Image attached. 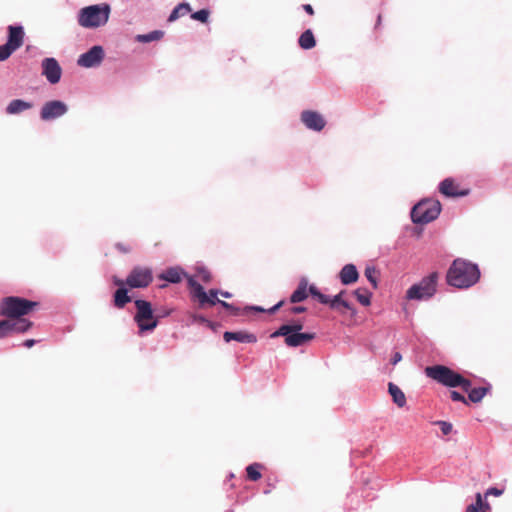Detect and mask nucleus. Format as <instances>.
Here are the masks:
<instances>
[{"label":"nucleus","instance_id":"obj_36","mask_svg":"<svg viewBox=\"0 0 512 512\" xmlns=\"http://www.w3.org/2000/svg\"><path fill=\"white\" fill-rule=\"evenodd\" d=\"M14 51L7 45L0 46V61L8 59Z\"/></svg>","mask_w":512,"mask_h":512},{"label":"nucleus","instance_id":"obj_9","mask_svg":"<svg viewBox=\"0 0 512 512\" xmlns=\"http://www.w3.org/2000/svg\"><path fill=\"white\" fill-rule=\"evenodd\" d=\"M153 281L152 270L149 267L135 266L126 278L129 288H145Z\"/></svg>","mask_w":512,"mask_h":512},{"label":"nucleus","instance_id":"obj_40","mask_svg":"<svg viewBox=\"0 0 512 512\" xmlns=\"http://www.w3.org/2000/svg\"><path fill=\"white\" fill-rule=\"evenodd\" d=\"M218 303L222 307H224L226 310H228L231 314H234V315L238 314L239 309L234 307L232 304H229V303H227L225 301H222V300L218 301Z\"/></svg>","mask_w":512,"mask_h":512},{"label":"nucleus","instance_id":"obj_38","mask_svg":"<svg viewBox=\"0 0 512 512\" xmlns=\"http://www.w3.org/2000/svg\"><path fill=\"white\" fill-rule=\"evenodd\" d=\"M438 425L444 435H448L452 431V424L446 421H437L435 422Z\"/></svg>","mask_w":512,"mask_h":512},{"label":"nucleus","instance_id":"obj_41","mask_svg":"<svg viewBox=\"0 0 512 512\" xmlns=\"http://www.w3.org/2000/svg\"><path fill=\"white\" fill-rule=\"evenodd\" d=\"M115 247L122 253H129L131 251V247L124 243H117Z\"/></svg>","mask_w":512,"mask_h":512},{"label":"nucleus","instance_id":"obj_44","mask_svg":"<svg viewBox=\"0 0 512 512\" xmlns=\"http://www.w3.org/2000/svg\"><path fill=\"white\" fill-rule=\"evenodd\" d=\"M486 494H487V495L499 496V495H501V494H502V491H501V490H499V489H497V488H490V489H488V491H487V493H486Z\"/></svg>","mask_w":512,"mask_h":512},{"label":"nucleus","instance_id":"obj_5","mask_svg":"<svg viewBox=\"0 0 512 512\" xmlns=\"http://www.w3.org/2000/svg\"><path fill=\"white\" fill-rule=\"evenodd\" d=\"M441 212V204L435 199H425L411 211V219L416 224H426L435 220Z\"/></svg>","mask_w":512,"mask_h":512},{"label":"nucleus","instance_id":"obj_20","mask_svg":"<svg viewBox=\"0 0 512 512\" xmlns=\"http://www.w3.org/2000/svg\"><path fill=\"white\" fill-rule=\"evenodd\" d=\"M339 278L342 284L349 285L355 283L359 278L357 268L353 264H346L339 273Z\"/></svg>","mask_w":512,"mask_h":512},{"label":"nucleus","instance_id":"obj_12","mask_svg":"<svg viewBox=\"0 0 512 512\" xmlns=\"http://www.w3.org/2000/svg\"><path fill=\"white\" fill-rule=\"evenodd\" d=\"M68 111L67 105L59 100L46 102L40 111V117L44 121H50L63 116Z\"/></svg>","mask_w":512,"mask_h":512},{"label":"nucleus","instance_id":"obj_45","mask_svg":"<svg viewBox=\"0 0 512 512\" xmlns=\"http://www.w3.org/2000/svg\"><path fill=\"white\" fill-rule=\"evenodd\" d=\"M305 311H306V308L303 306H296V307L291 308V313H295V314L303 313Z\"/></svg>","mask_w":512,"mask_h":512},{"label":"nucleus","instance_id":"obj_48","mask_svg":"<svg viewBox=\"0 0 512 512\" xmlns=\"http://www.w3.org/2000/svg\"><path fill=\"white\" fill-rule=\"evenodd\" d=\"M35 343L36 341L34 339H27L24 341L23 345L27 348H31Z\"/></svg>","mask_w":512,"mask_h":512},{"label":"nucleus","instance_id":"obj_22","mask_svg":"<svg viewBox=\"0 0 512 512\" xmlns=\"http://www.w3.org/2000/svg\"><path fill=\"white\" fill-rule=\"evenodd\" d=\"M388 392L392 397L393 402L400 408L406 405V396L404 392L394 383H388Z\"/></svg>","mask_w":512,"mask_h":512},{"label":"nucleus","instance_id":"obj_23","mask_svg":"<svg viewBox=\"0 0 512 512\" xmlns=\"http://www.w3.org/2000/svg\"><path fill=\"white\" fill-rule=\"evenodd\" d=\"M308 283L306 279H302L297 287V289L292 293L290 297L291 303H299L304 301L308 297L309 288H307Z\"/></svg>","mask_w":512,"mask_h":512},{"label":"nucleus","instance_id":"obj_18","mask_svg":"<svg viewBox=\"0 0 512 512\" xmlns=\"http://www.w3.org/2000/svg\"><path fill=\"white\" fill-rule=\"evenodd\" d=\"M283 336L285 337V344L289 347L304 345L315 338L314 333H290Z\"/></svg>","mask_w":512,"mask_h":512},{"label":"nucleus","instance_id":"obj_32","mask_svg":"<svg viewBox=\"0 0 512 512\" xmlns=\"http://www.w3.org/2000/svg\"><path fill=\"white\" fill-rule=\"evenodd\" d=\"M475 503L468 505L465 512H485L484 503L482 499V495L480 493L476 494Z\"/></svg>","mask_w":512,"mask_h":512},{"label":"nucleus","instance_id":"obj_8","mask_svg":"<svg viewBox=\"0 0 512 512\" xmlns=\"http://www.w3.org/2000/svg\"><path fill=\"white\" fill-rule=\"evenodd\" d=\"M136 314L134 320L141 332L152 331L158 325V320L153 315L151 303L146 300L138 299L135 301Z\"/></svg>","mask_w":512,"mask_h":512},{"label":"nucleus","instance_id":"obj_11","mask_svg":"<svg viewBox=\"0 0 512 512\" xmlns=\"http://www.w3.org/2000/svg\"><path fill=\"white\" fill-rule=\"evenodd\" d=\"M33 323L27 319L7 318L0 321V339L12 336L15 333H24L32 327Z\"/></svg>","mask_w":512,"mask_h":512},{"label":"nucleus","instance_id":"obj_14","mask_svg":"<svg viewBox=\"0 0 512 512\" xmlns=\"http://www.w3.org/2000/svg\"><path fill=\"white\" fill-rule=\"evenodd\" d=\"M42 74L51 84H56L60 81L62 69L54 58H45L42 61Z\"/></svg>","mask_w":512,"mask_h":512},{"label":"nucleus","instance_id":"obj_13","mask_svg":"<svg viewBox=\"0 0 512 512\" xmlns=\"http://www.w3.org/2000/svg\"><path fill=\"white\" fill-rule=\"evenodd\" d=\"M104 57V51L101 46H93L86 53L80 55L77 64L81 67H94L101 63Z\"/></svg>","mask_w":512,"mask_h":512},{"label":"nucleus","instance_id":"obj_27","mask_svg":"<svg viewBox=\"0 0 512 512\" xmlns=\"http://www.w3.org/2000/svg\"><path fill=\"white\" fill-rule=\"evenodd\" d=\"M298 43H299V46L305 50L314 48L316 45V40L314 38L312 31L310 29L304 31L300 35Z\"/></svg>","mask_w":512,"mask_h":512},{"label":"nucleus","instance_id":"obj_16","mask_svg":"<svg viewBox=\"0 0 512 512\" xmlns=\"http://www.w3.org/2000/svg\"><path fill=\"white\" fill-rule=\"evenodd\" d=\"M439 191L447 197H461L469 193L468 189H460L459 185L452 178L444 179L439 185Z\"/></svg>","mask_w":512,"mask_h":512},{"label":"nucleus","instance_id":"obj_42","mask_svg":"<svg viewBox=\"0 0 512 512\" xmlns=\"http://www.w3.org/2000/svg\"><path fill=\"white\" fill-rule=\"evenodd\" d=\"M402 360V355L400 352H395L391 358V363L396 365L398 362Z\"/></svg>","mask_w":512,"mask_h":512},{"label":"nucleus","instance_id":"obj_37","mask_svg":"<svg viewBox=\"0 0 512 512\" xmlns=\"http://www.w3.org/2000/svg\"><path fill=\"white\" fill-rule=\"evenodd\" d=\"M450 398L455 402H462L465 405H469V402L465 396L457 391H450Z\"/></svg>","mask_w":512,"mask_h":512},{"label":"nucleus","instance_id":"obj_47","mask_svg":"<svg viewBox=\"0 0 512 512\" xmlns=\"http://www.w3.org/2000/svg\"><path fill=\"white\" fill-rule=\"evenodd\" d=\"M283 305V301L278 302L276 305H274L271 309L268 310L269 313H275L279 308Z\"/></svg>","mask_w":512,"mask_h":512},{"label":"nucleus","instance_id":"obj_15","mask_svg":"<svg viewBox=\"0 0 512 512\" xmlns=\"http://www.w3.org/2000/svg\"><path fill=\"white\" fill-rule=\"evenodd\" d=\"M301 121L310 130L321 131L326 125L324 117L317 111L304 110L301 113Z\"/></svg>","mask_w":512,"mask_h":512},{"label":"nucleus","instance_id":"obj_35","mask_svg":"<svg viewBox=\"0 0 512 512\" xmlns=\"http://www.w3.org/2000/svg\"><path fill=\"white\" fill-rule=\"evenodd\" d=\"M366 278L371 282L373 288H377L376 270L375 268L367 267L364 272Z\"/></svg>","mask_w":512,"mask_h":512},{"label":"nucleus","instance_id":"obj_29","mask_svg":"<svg viewBox=\"0 0 512 512\" xmlns=\"http://www.w3.org/2000/svg\"><path fill=\"white\" fill-rule=\"evenodd\" d=\"M353 294L363 306H369L371 304L372 293L366 288H358L353 292Z\"/></svg>","mask_w":512,"mask_h":512},{"label":"nucleus","instance_id":"obj_7","mask_svg":"<svg viewBox=\"0 0 512 512\" xmlns=\"http://www.w3.org/2000/svg\"><path fill=\"white\" fill-rule=\"evenodd\" d=\"M309 293L316 298L320 303L329 305V307L333 310H336L340 313H345L346 311L355 312L354 307L344 299L346 294L345 290L340 291L333 298L321 293L318 288L314 285L309 287Z\"/></svg>","mask_w":512,"mask_h":512},{"label":"nucleus","instance_id":"obj_49","mask_svg":"<svg viewBox=\"0 0 512 512\" xmlns=\"http://www.w3.org/2000/svg\"><path fill=\"white\" fill-rule=\"evenodd\" d=\"M221 295L225 298H230L232 295L231 293L227 292V291H224V292H221Z\"/></svg>","mask_w":512,"mask_h":512},{"label":"nucleus","instance_id":"obj_21","mask_svg":"<svg viewBox=\"0 0 512 512\" xmlns=\"http://www.w3.org/2000/svg\"><path fill=\"white\" fill-rule=\"evenodd\" d=\"M32 107L33 104L31 102H27L22 99H14L6 107V113L10 115L20 114Z\"/></svg>","mask_w":512,"mask_h":512},{"label":"nucleus","instance_id":"obj_43","mask_svg":"<svg viewBox=\"0 0 512 512\" xmlns=\"http://www.w3.org/2000/svg\"><path fill=\"white\" fill-rule=\"evenodd\" d=\"M114 284L116 286H118L119 288H125V285L127 286L126 284V279L125 280H122V279H119V278H114Z\"/></svg>","mask_w":512,"mask_h":512},{"label":"nucleus","instance_id":"obj_25","mask_svg":"<svg viewBox=\"0 0 512 512\" xmlns=\"http://www.w3.org/2000/svg\"><path fill=\"white\" fill-rule=\"evenodd\" d=\"M191 6L189 3L182 2L178 4L171 12V14L168 17V22H174L178 18L185 16L186 14L191 12Z\"/></svg>","mask_w":512,"mask_h":512},{"label":"nucleus","instance_id":"obj_26","mask_svg":"<svg viewBox=\"0 0 512 512\" xmlns=\"http://www.w3.org/2000/svg\"><path fill=\"white\" fill-rule=\"evenodd\" d=\"M114 306L121 309L131 301L126 288H118L114 293Z\"/></svg>","mask_w":512,"mask_h":512},{"label":"nucleus","instance_id":"obj_50","mask_svg":"<svg viewBox=\"0 0 512 512\" xmlns=\"http://www.w3.org/2000/svg\"><path fill=\"white\" fill-rule=\"evenodd\" d=\"M250 309H253V310L258 311V312H263L264 311V309L261 308V307H251Z\"/></svg>","mask_w":512,"mask_h":512},{"label":"nucleus","instance_id":"obj_4","mask_svg":"<svg viewBox=\"0 0 512 512\" xmlns=\"http://www.w3.org/2000/svg\"><path fill=\"white\" fill-rule=\"evenodd\" d=\"M109 15L108 4L87 6L80 10L78 23L84 28H97L108 22Z\"/></svg>","mask_w":512,"mask_h":512},{"label":"nucleus","instance_id":"obj_28","mask_svg":"<svg viewBox=\"0 0 512 512\" xmlns=\"http://www.w3.org/2000/svg\"><path fill=\"white\" fill-rule=\"evenodd\" d=\"M301 323H294V324H285L282 325L276 330L274 333L271 334L272 338L279 337L280 335H286L290 333H300L299 331L302 329Z\"/></svg>","mask_w":512,"mask_h":512},{"label":"nucleus","instance_id":"obj_34","mask_svg":"<svg viewBox=\"0 0 512 512\" xmlns=\"http://www.w3.org/2000/svg\"><path fill=\"white\" fill-rule=\"evenodd\" d=\"M197 277L204 283H209L212 280L211 272L206 268H198Z\"/></svg>","mask_w":512,"mask_h":512},{"label":"nucleus","instance_id":"obj_30","mask_svg":"<svg viewBox=\"0 0 512 512\" xmlns=\"http://www.w3.org/2000/svg\"><path fill=\"white\" fill-rule=\"evenodd\" d=\"M164 32L161 30H154L148 34H141L136 37L137 41L141 43H148L152 41H157L163 38Z\"/></svg>","mask_w":512,"mask_h":512},{"label":"nucleus","instance_id":"obj_17","mask_svg":"<svg viewBox=\"0 0 512 512\" xmlns=\"http://www.w3.org/2000/svg\"><path fill=\"white\" fill-rule=\"evenodd\" d=\"M24 30L22 26L10 25L8 26V40L6 44L13 50L16 51L24 43Z\"/></svg>","mask_w":512,"mask_h":512},{"label":"nucleus","instance_id":"obj_46","mask_svg":"<svg viewBox=\"0 0 512 512\" xmlns=\"http://www.w3.org/2000/svg\"><path fill=\"white\" fill-rule=\"evenodd\" d=\"M303 9L309 14L314 15V9L310 4L303 5Z\"/></svg>","mask_w":512,"mask_h":512},{"label":"nucleus","instance_id":"obj_24","mask_svg":"<svg viewBox=\"0 0 512 512\" xmlns=\"http://www.w3.org/2000/svg\"><path fill=\"white\" fill-rule=\"evenodd\" d=\"M185 273L180 268L174 267L167 269L160 275V278L170 283H180Z\"/></svg>","mask_w":512,"mask_h":512},{"label":"nucleus","instance_id":"obj_1","mask_svg":"<svg viewBox=\"0 0 512 512\" xmlns=\"http://www.w3.org/2000/svg\"><path fill=\"white\" fill-rule=\"evenodd\" d=\"M427 377L446 387H461L468 392V402L479 403L489 391V387L471 388V381L444 365H433L425 368Z\"/></svg>","mask_w":512,"mask_h":512},{"label":"nucleus","instance_id":"obj_19","mask_svg":"<svg viewBox=\"0 0 512 512\" xmlns=\"http://www.w3.org/2000/svg\"><path fill=\"white\" fill-rule=\"evenodd\" d=\"M223 339L226 342L234 340L240 343H255L257 341V338L254 334L245 331H226L223 334Z\"/></svg>","mask_w":512,"mask_h":512},{"label":"nucleus","instance_id":"obj_51","mask_svg":"<svg viewBox=\"0 0 512 512\" xmlns=\"http://www.w3.org/2000/svg\"><path fill=\"white\" fill-rule=\"evenodd\" d=\"M381 20H382L381 15H378L377 22H376V27H378L381 24Z\"/></svg>","mask_w":512,"mask_h":512},{"label":"nucleus","instance_id":"obj_10","mask_svg":"<svg viewBox=\"0 0 512 512\" xmlns=\"http://www.w3.org/2000/svg\"><path fill=\"white\" fill-rule=\"evenodd\" d=\"M188 285L191 288L192 296L199 301L200 307H204L205 305L213 306L220 301L217 298L218 290L210 289L207 294L202 285L191 277L188 278Z\"/></svg>","mask_w":512,"mask_h":512},{"label":"nucleus","instance_id":"obj_33","mask_svg":"<svg viewBox=\"0 0 512 512\" xmlns=\"http://www.w3.org/2000/svg\"><path fill=\"white\" fill-rule=\"evenodd\" d=\"M210 11L208 9H201L191 14V18L202 23H206L209 18Z\"/></svg>","mask_w":512,"mask_h":512},{"label":"nucleus","instance_id":"obj_3","mask_svg":"<svg viewBox=\"0 0 512 512\" xmlns=\"http://www.w3.org/2000/svg\"><path fill=\"white\" fill-rule=\"evenodd\" d=\"M38 306L37 302L25 298L9 296L0 301V315L6 318L23 319L34 308Z\"/></svg>","mask_w":512,"mask_h":512},{"label":"nucleus","instance_id":"obj_31","mask_svg":"<svg viewBox=\"0 0 512 512\" xmlns=\"http://www.w3.org/2000/svg\"><path fill=\"white\" fill-rule=\"evenodd\" d=\"M263 466L259 463H253L247 466V478L251 481H258L261 478V469Z\"/></svg>","mask_w":512,"mask_h":512},{"label":"nucleus","instance_id":"obj_6","mask_svg":"<svg viewBox=\"0 0 512 512\" xmlns=\"http://www.w3.org/2000/svg\"><path fill=\"white\" fill-rule=\"evenodd\" d=\"M438 278L439 275L437 272H432L428 276L422 278V280L419 283L412 285L407 290V299L426 300L431 298L436 293Z\"/></svg>","mask_w":512,"mask_h":512},{"label":"nucleus","instance_id":"obj_2","mask_svg":"<svg viewBox=\"0 0 512 512\" xmlns=\"http://www.w3.org/2000/svg\"><path fill=\"white\" fill-rule=\"evenodd\" d=\"M480 277L477 265L462 259H456L447 272V282L457 288H468Z\"/></svg>","mask_w":512,"mask_h":512},{"label":"nucleus","instance_id":"obj_39","mask_svg":"<svg viewBox=\"0 0 512 512\" xmlns=\"http://www.w3.org/2000/svg\"><path fill=\"white\" fill-rule=\"evenodd\" d=\"M218 303L222 307H224L226 310H228L231 314H234V315L238 314L239 309L234 307L232 304H229V303H227L225 301H222V300L218 301Z\"/></svg>","mask_w":512,"mask_h":512}]
</instances>
